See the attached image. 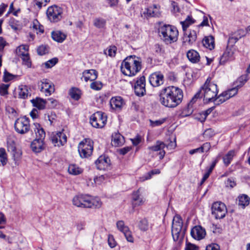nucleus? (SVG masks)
I'll return each mask as SVG.
<instances>
[{"mask_svg": "<svg viewBox=\"0 0 250 250\" xmlns=\"http://www.w3.org/2000/svg\"><path fill=\"white\" fill-rule=\"evenodd\" d=\"M159 102L165 107L175 108L180 104L183 98L181 89L174 86L163 88L159 92Z\"/></svg>", "mask_w": 250, "mask_h": 250, "instance_id": "f257e3e1", "label": "nucleus"}, {"mask_svg": "<svg viewBox=\"0 0 250 250\" xmlns=\"http://www.w3.org/2000/svg\"><path fill=\"white\" fill-rule=\"evenodd\" d=\"M142 69L141 59L135 56L127 57L122 62L121 70L125 75L135 76Z\"/></svg>", "mask_w": 250, "mask_h": 250, "instance_id": "f03ea898", "label": "nucleus"}, {"mask_svg": "<svg viewBox=\"0 0 250 250\" xmlns=\"http://www.w3.org/2000/svg\"><path fill=\"white\" fill-rule=\"evenodd\" d=\"M199 92L201 97H204V101L206 103L214 102L218 93L217 85L211 82L210 77H208Z\"/></svg>", "mask_w": 250, "mask_h": 250, "instance_id": "7ed1b4c3", "label": "nucleus"}, {"mask_svg": "<svg viewBox=\"0 0 250 250\" xmlns=\"http://www.w3.org/2000/svg\"><path fill=\"white\" fill-rule=\"evenodd\" d=\"M160 37L166 44L176 42L178 40V31L176 27L170 24H164L159 28Z\"/></svg>", "mask_w": 250, "mask_h": 250, "instance_id": "20e7f679", "label": "nucleus"}, {"mask_svg": "<svg viewBox=\"0 0 250 250\" xmlns=\"http://www.w3.org/2000/svg\"><path fill=\"white\" fill-rule=\"evenodd\" d=\"M183 221L181 217L176 215L172 221L171 233L174 241L181 242L184 237V231L182 230Z\"/></svg>", "mask_w": 250, "mask_h": 250, "instance_id": "39448f33", "label": "nucleus"}, {"mask_svg": "<svg viewBox=\"0 0 250 250\" xmlns=\"http://www.w3.org/2000/svg\"><path fill=\"white\" fill-rule=\"evenodd\" d=\"M78 148L81 158H88L92 154L93 142L89 138L84 139L79 144Z\"/></svg>", "mask_w": 250, "mask_h": 250, "instance_id": "423d86ee", "label": "nucleus"}, {"mask_svg": "<svg viewBox=\"0 0 250 250\" xmlns=\"http://www.w3.org/2000/svg\"><path fill=\"white\" fill-rule=\"evenodd\" d=\"M29 122V118L26 117L17 119L14 124L16 131L21 134H24L29 132L30 129Z\"/></svg>", "mask_w": 250, "mask_h": 250, "instance_id": "0eeeda50", "label": "nucleus"}, {"mask_svg": "<svg viewBox=\"0 0 250 250\" xmlns=\"http://www.w3.org/2000/svg\"><path fill=\"white\" fill-rule=\"evenodd\" d=\"M107 117L102 111H98L92 114L90 118L91 125L95 128H102L106 124Z\"/></svg>", "mask_w": 250, "mask_h": 250, "instance_id": "6e6552de", "label": "nucleus"}, {"mask_svg": "<svg viewBox=\"0 0 250 250\" xmlns=\"http://www.w3.org/2000/svg\"><path fill=\"white\" fill-rule=\"evenodd\" d=\"M62 9L57 5L49 7L46 11L48 19L51 22H57L62 18Z\"/></svg>", "mask_w": 250, "mask_h": 250, "instance_id": "1a4fd4ad", "label": "nucleus"}, {"mask_svg": "<svg viewBox=\"0 0 250 250\" xmlns=\"http://www.w3.org/2000/svg\"><path fill=\"white\" fill-rule=\"evenodd\" d=\"M211 213L216 219L224 218L227 213L225 204L221 202H214L211 207Z\"/></svg>", "mask_w": 250, "mask_h": 250, "instance_id": "9d476101", "label": "nucleus"}, {"mask_svg": "<svg viewBox=\"0 0 250 250\" xmlns=\"http://www.w3.org/2000/svg\"><path fill=\"white\" fill-rule=\"evenodd\" d=\"M50 140L54 146L60 147L66 143L67 137L63 131L52 132Z\"/></svg>", "mask_w": 250, "mask_h": 250, "instance_id": "9b49d317", "label": "nucleus"}, {"mask_svg": "<svg viewBox=\"0 0 250 250\" xmlns=\"http://www.w3.org/2000/svg\"><path fill=\"white\" fill-rule=\"evenodd\" d=\"M40 91L45 96H50L55 91L53 83L48 79H43L39 83Z\"/></svg>", "mask_w": 250, "mask_h": 250, "instance_id": "f8f14e48", "label": "nucleus"}, {"mask_svg": "<svg viewBox=\"0 0 250 250\" xmlns=\"http://www.w3.org/2000/svg\"><path fill=\"white\" fill-rule=\"evenodd\" d=\"M134 91L136 95L138 96H143L146 94V79L145 76H142L137 79L134 85Z\"/></svg>", "mask_w": 250, "mask_h": 250, "instance_id": "ddd939ff", "label": "nucleus"}, {"mask_svg": "<svg viewBox=\"0 0 250 250\" xmlns=\"http://www.w3.org/2000/svg\"><path fill=\"white\" fill-rule=\"evenodd\" d=\"M160 6L154 4L146 8L143 12V15L146 18L159 17L161 16Z\"/></svg>", "mask_w": 250, "mask_h": 250, "instance_id": "4468645a", "label": "nucleus"}, {"mask_svg": "<svg viewBox=\"0 0 250 250\" xmlns=\"http://www.w3.org/2000/svg\"><path fill=\"white\" fill-rule=\"evenodd\" d=\"M149 82L153 87L159 86L164 83V75L160 72H154L149 76Z\"/></svg>", "mask_w": 250, "mask_h": 250, "instance_id": "2eb2a0df", "label": "nucleus"}, {"mask_svg": "<svg viewBox=\"0 0 250 250\" xmlns=\"http://www.w3.org/2000/svg\"><path fill=\"white\" fill-rule=\"evenodd\" d=\"M88 198V195H77L73 197L72 203L74 206L77 207L87 208Z\"/></svg>", "mask_w": 250, "mask_h": 250, "instance_id": "dca6fc26", "label": "nucleus"}, {"mask_svg": "<svg viewBox=\"0 0 250 250\" xmlns=\"http://www.w3.org/2000/svg\"><path fill=\"white\" fill-rule=\"evenodd\" d=\"M166 147V144L160 141H157L155 145L152 146H149L148 149L151 151H159V159L162 160L164 157L166 152L164 150Z\"/></svg>", "mask_w": 250, "mask_h": 250, "instance_id": "f3484780", "label": "nucleus"}, {"mask_svg": "<svg viewBox=\"0 0 250 250\" xmlns=\"http://www.w3.org/2000/svg\"><path fill=\"white\" fill-rule=\"evenodd\" d=\"M110 160L109 157L105 155L100 156L95 161V165L97 169L99 170H105L110 165Z\"/></svg>", "mask_w": 250, "mask_h": 250, "instance_id": "a211bd4d", "label": "nucleus"}, {"mask_svg": "<svg viewBox=\"0 0 250 250\" xmlns=\"http://www.w3.org/2000/svg\"><path fill=\"white\" fill-rule=\"evenodd\" d=\"M190 234L193 238L200 240L205 237L206 232L205 229L201 226H196L191 230Z\"/></svg>", "mask_w": 250, "mask_h": 250, "instance_id": "6ab92c4d", "label": "nucleus"}, {"mask_svg": "<svg viewBox=\"0 0 250 250\" xmlns=\"http://www.w3.org/2000/svg\"><path fill=\"white\" fill-rule=\"evenodd\" d=\"M145 202V199L141 195L139 189L132 193V204L133 208L142 205Z\"/></svg>", "mask_w": 250, "mask_h": 250, "instance_id": "aec40b11", "label": "nucleus"}, {"mask_svg": "<svg viewBox=\"0 0 250 250\" xmlns=\"http://www.w3.org/2000/svg\"><path fill=\"white\" fill-rule=\"evenodd\" d=\"M98 73L94 69L86 70L83 72L82 79H83L85 82L93 81L97 78Z\"/></svg>", "mask_w": 250, "mask_h": 250, "instance_id": "412c9836", "label": "nucleus"}, {"mask_svg": "<svg viewBox=\"0 0 250 250\" xmlns=\"http://www.w3.org/2000/svg\"><path fill=\"white\" fill-rule=\"evenodd\" d=\"M31 148L36 153L41 152L45 148L43 141L41 139H35L31 144Z\"/></svg>", "mask_w": 250, "mask_h": 250, "instance_id": "4be33fe9", "label": "nucleus"}, {"mask_svg": "<svg viewBox=\"0 0 250 250\" xmlns=\"http://www.w3.org/2000/svg\"><path fill=\"white\" fill-rule=\"evenodd\" d=\"M111 107L116 110H121L124 104V100L121 97H112L110 101Z\"/></svg>", "mask_w": 250, "mask_h": 250, "instance_id": "5701e85b", "label": "nucleus"}, {"mask_svg": "<svg viewBox=\"0 0 250 250\" xmlns=\"http://www.w3.org/2000/svg\"><path fill=\"white\" fill-rule=\"evenodd\" d=\"M88 206L87 208H99L102 205L101 199L97 197H93L89 195Z\"/></svg>", "mask_w": 250, "mask_h": 250, "instance_id": "b1692460", "label": "nucleus"}, {"mask_svg": "<svg viewBox=\"0 0 250 250\" xmlns=\"http://www.w3.org/2000/svg\"><path fill=\"white\" fill-rule=\"evenodd\" d=\"M187 56L189 61L192 63H197L200 61L199 54L195 50L191 49L188 51Z\"/></svg>", "mask_w": 250, "mask_h": 250, "instance_id": "393cba45", "label": "nucleus"}, {"mask_svg": "<svg viewBox=\"0 0 250 250\" xmlns=\"http://www.w3.org/2000/svg\"><path fill=\"white\" fill-rule=\"evenodd\" d=\"M83 169L78 165L75 164H71L68 166V172L72 175H78L83 172Z\"/></svg>", "mask_w": 250, "mask_h": 250, "instance_id": "a878e982", "label": "nucleus"}, {"mask_svg": "<svg viewBox=\"0 0 250 250\" xmlns=\"http://www.w3.org/2000/svg\"><path fill=\"white\" fill-rule=\"evenodd\" d=\"M52 39L58 42H62L66 39V35L60 31H54L51 32Z\"/></svg>", "mask_w": 250, "mask_h": 250, "instance_id": "bb28decb", "label": "nucleus"}, {"mask_svg": "<svg viewBox=\"0 0 250 250\" xmlns=\"http://www.w3.org/2000/svg\"><path fill=\"white\" fill-rule=\"evenodd\" d=\"M196 39V32L194 30H190L188 35H185L183 38V42L191 44L195 42Z\"/></svg>", "mask_w": 250, "mask_h": 250, "instance_id": "cd10ccee", "label": "nucleus"}, {"mask_svg": "<svg viewBox=\"0 0 250 250\" xmlns=\"http://www.w3.org/2000/svg\"><path fill=\"white\" fill-rule=\"evenodd\" d=\"M124 143V137L119 133H114L112 135V145L118 146L122 145Z\"/></svg>", "mask_w": 250, "mask_h": 250, "instance_id": "c85d7f7f", "label": "nucleus"}, {"mask_svg": "<svg viewBox=\"0 0 250 250\" xmlns=\"http://www.w3.org/2000/svg\"><path fill=\"white\" fill-rule=\"evenodd\" d=\"M16 138L13 134L8 135L7 137V149L8 152L13 151L16 148Z\"/></svg>", "mask_w": 250, "mask_h": 250, "instance_id": "c756f323", "label": "nucleus"}, {"mask_svg": "<svg viewBox=\"0 0 250 250\" xmlns=\"http://www.w3.org/2000/svg\"><path fill=\"white\" fill-rule=\"evenodd\" d=\"M202 42L203 45L209 50H212L214 48V39L212 36L206 37L203 39Z\"/></svg>", "mask_w": 250, "mask_h": 250, "instance_id": "7c9ffc66", "label": "nucleus"}, {"mask_svg": "<svg viewBox=\"0 0 250 250\" xmlns=\"http://www.w3.org/2000/svg\"><path fill=\"white\" fill-rule=\"evenodd\" d=\"M232 55L233 52H232L231 49L230 48H229V47H228L226 51L224 52V53L220 58V63L221 64H224L227 61H229L232 58Z\"/></svg>", "mask_w": 250, "mask_h": 250, "instance_id": "2f4dec72", "label": "nucleus"}, {"mask_svg": "<svg viewBox=\"0 0 250 250\" xmlns=\"http://www.w3.org/2000/svg\"><path fill=\"white\" fill-rule=\"evenodd\" d=\"M235 155V150H231L223 157V162L226 167H228L230 164Z\"/></svg>", "mask_w": 250, "mask_h": 250, "instance_id": "473e14b6", "label": "nucleus"}, {"mask_svg": "<svg viewBox=\"0 0 250 250\" xmlns=\"http://www.w3.org/2000/svg\"><path fill=\"white\" fill-rule=\"evenodd\" d=\"M250 204V198L246 194H243L238 197V205L242 208H244Z\"/></svg>", "mask_w": 250, "mask_h": 250, "instance_id": "72a5a7b5", "label": "nucleus"}, {"mask_svg": "<svg viewBox=\"0 0 250 250\" xmlns=\"http://www.w3.org/2000/svg\"><path fill=\"white\" fill-rule=\"evenodd\" d=\"M33 105L39 109H43L45 108L46 102L43 99L40 98H36L31 100Z\"/></svg>", "mask_w": 250, "mask_h": 250, "instance_id": "f704fd0d", "label": "nucleus"}, {"mask_svg": "<svg viewBox=\"0 0 250 250\" xmlns=\"http://www.w3.org/2000/svg\"><path fill=\"white\" fill-rule=\"evenodd\" d=\"M31 27L36 31L37 34H41L44 32V28L43 25H41L39 21L35 19L33 20Z\"/></svg>", "mask_w": 250, "mask_h": 250, "instance_id": "c9c22d12", "label": "nucleus"}, {"mask_svg": "<svg viewBox=\"0 0 250 250\" xmlns=\"http://www.w3.org/2000/svg\"><path fill=\"white\" fill-rule=\"evenodd\" d=\"M35 125L36 126L35 131L37 138L36 139H41V140L43 141L45 136V133L43 129L41 127L40 125L38 124H35Z\"/></svg>", "mask_w": 250, "mask_h": 250, "instance_id": "e433bc0d", "label": "nucleus"}, {"mask_svg": "<svg viewBox=\"0 0 250 250\" xmlns=\"http://www.w3.org/2000/svg\"><path fill=\"white\" fill-rule=\"evenodd\" d=\"M69 94L71 98L76 101L80 99L82 94L81 90L76 87L71 88L69 90Z\"/></svg>", "mask_w": 250, "mask_h": 250, "instance_id": "4c0bfd02", "label": "nucleus"}, {"mask_svg": "<svg viewBox=\"0 0 250 250\" xmlns=\"http://www.w3.org/2000/svg\"><path fill=\"white\" fill-rule=\"evenodd\" d=\"M138 227L142 231H147L149 229V223L147 220L146 218L140 219L138 223Z\"/></svg>", "mask_w": 250, "mask_h": 250, "instance_id": "58836bf2", "label": "nucleus"}, {"mask_svg": "<svg viewBox=\"0 0 250 250\" xmlns=\"http://www.w3.org/2000/svg\"><path fill=\"white\" fill-rule=\"evenodd\" d=\"M247 80L248 76L247 75H242L238 78L233 83V86L239 89L244 85Z\"/></svg>", "mask_w": 250, "mask_h": 250, "instance_id": "ea45409f", "label": "nucleus"}, {"mask_svg": "<svg viewBox=\"0 0 250 250\" xmlns=\"http://www.w3.org/2000/svg\"><path fill=\"white\" fill-rule=\"evenodd\" d=\"M106 22V20L102 18H96L93 20V25L99 29L104 28Z\"/></svg>", "mask_w": 250, "mask_h": 250, "instance_id": "a19ab883", "label": "nucleus"}, {"mask_svg": "<svg viewBox=\"0 0 250 250\" xmlns=\"http://www.w3.org/2000/svg\"><path fill=\"white\" fill-rule=\"evenodd\" d=\"M19 97L21 99H26L27 98L29 94L28 87L26 85H21L19 88Z\"/></svg>", "mask_w": 250, "mask_h": 250, "instance_id": "79ce46f5", "label": "nucleus"}, {"mask_svg": "<svg viewBox=\"0 0 250 250\" xmlns=\"http://www.w3.org/2000/svg\"><path fill=\"white\" fill-rule=\"evenodd\" d=\"M7 162V155L4 148H0V163L1 165L5 166Z\"/></svg>", "mask_w": 250, "mask_h": 250, "instance_id": "37998d69", "label": "nucleus"}, {"mask_svg": "<svg viewBox=\"0 0 250 250\" xmlns=\"http://www.w3.org/2000/svg\"><path fill=\"white\" fill-rule=\"evenodd\" d=\"M9 152L12 154L13 159L16 163L21 159L22 155V152L21 150L17 149V148H16L13 151H10Z\"/></svg>", "mask_w": 250, "mask_h": 250, "instance_id": "c03bdc74", "label": "nucleus"}, {"mask_svg": "<svg viewBox=\"0 0 250 250\" xmlns=\"http://www.w3.org/2000/svg\"><path fill=\"white\" fill-rule=\"evenodd\" d=\"M238 89L237 87L233 86V87H232V88L229 89L227 91H224L227 97L226 99H229V98L236 95L238 92Z\"/></svg>", "mask_w": 250, "mask_h": 250, "instance_id": "a18cd8bd", "label": "nucleus"}, {"mask_svg": "<svg viewBox=\"0 0 250 250\" xmlns=\"http://www.w3.org/2000/svg\"><path fill=\"white\" fill-rule=\"evenodd\" d=\"M58 62V59L57 58H54L42 63V66H44L46 68H51L54 66Z\"/></svg>", "mask_w": 250, "mask_h": 250, "instance_id": "49530a36", "label": "nucleus"}, {"mask_svg": "<svg viewBox=\"0 0 250 250\" xmlns=\"http://www.w3.org/2000/svg\"><path fill=\"white\" fill-rule=\"evenodd\" d=\"M194 22V20L191 17L188 16L185 21L181 22L183 30H186L189 25Z\"/></svg>", "mask_w": 250, "mask_h": 250, "instance_id": "de8ad7c7", "label": "nucleus"}, {"mask_svg": "<svg viewBox=\"0 0 250 250\" xmlns=\"http://www.w3.org/2000/svg\"><path fill=\"white\" fill-rule=\"evenodd\" d=\"M28 53V47L25 45H20L16 49V53L20 57Z\"/></svg>", "mask_w": 250, "mask_h": 250, "instance_id": "09e8293b", "label": "nucleus"}, {"mask_svg": "<svg viewBox=\"0 0 250 250\" xmlns=\"http://www.w3.org/2000/svg\"><path fill=\"white\" fill-rule=\"evenodd\" d=\"M226 95L223 92L219 95L217 97H215V101H214V102H215V104L219 105L228 100V99H226Z\"/></svg>", "mask_w": 250, "mask_h": 250, "instance_id": "8fccbe9b", "label": "nucleus"}, {"mask_svg": "<svg viewBox=\"0 0 250 250\" xmlns=\"http://www.w3.org/2000/svg\"><path fill=\"white\" fill-rule=\"evenodd\" d=\"M240 38L241 37H238L234 34H231L228 39V45L230 46H233Z\"/></svg>", "mask_w": 250, "mask_h": 250, "instance_id": "3c124183", "label": "nucleus"}, {"mask_svg": "<svg viewBox=\"0 0 250 250\" xmlns=\"http://www.w3.org/2000/svg\"><path fill=\"white\" fill-rule=\"evenodd\" d=\"M160 170L159 169H154L147 173L143 177V181L148 180L152 177V176L155 174H160Z\"/></svg>", "mask_w": 250, "mask_h": 250, "instance_id": "603ef678", "label": "nucleus"}, {"mask_svg": "<svg viewBox=\"0 0 250 250\" xmlns=\"http://www.w3.org/2000/svg\"><path fill=\"white\" fill-rule=\"evenodd\" d=\"M22 60V63L27 66L28 67H30L31 66V62L30 60V58L28 53L26 54L22 55V56L21 57Z\"/></svg>", "mask_w": 250, "mask_h": 250, "instance_id": "864d4df0", "label": "nucleus"}, {"mask_svg": "<svg viewBox=\"0 0 250 250\" xmlns=\"http://www.w3.org/2000/svg\"><path fill=\"white\" fill-rule=\"evenodd\" d=\"M116 226L118 229L123 233L126 230H128V227L125 225L124 222L123 221H118L116 223Z\"/></svg>", "mask_w": 250, "mask_h": 250, "instance_id": "5fc2aeb1", "label": "nucleus"}, {"mask_svg": "<svg viewBox=\"0 0 250 250\" xmlns=\"http://www.w3.org/2000/svg\"><path fill=\"white\" fill-rule=\"evenodd\" d=\"M117 48L115 46H110L106 51H104L105 54H108L110 57H114L116 55Z\"/></svg>", "mask_w": 250, "mask_h": 250, "instance_id": "6e6d98bb", "label": "nucleus"}, {"mask_svg": "<svg viewBox=\"0 0 250 250\" xmlns=\"http://www.w3.org/2000/svg\"><path fill=\"white\" fill-rule=\"evenodd\" d=\"M48 52V49L46 45H42L37 49V52L39 55H43Z\"/></svg>", "mask_w": 250, "mask_h": 250, "instance_id": "4d7b16f0", "label": "nucleus"}, {"mask_svg": "<svg viewBox=\"0 0 250 250\" xmlns=\"http://www.w3.org/2000/svg\"><path fill=\"white\" fill-rule=\"evenodd\" d=\"M9 86V84H6L4 83L0 84V94L1 96H4L7 94L8 88Z\"/></svg>", "mask_w": 250, "mask_h": 250, "instance_id": "13d9d810", "label": "nucleus"}, {"mask_svg": "<svg viewBox=\"0 0 250 250\" xmlns=\"http://www.w3.org/2000/svg\"><path fill=\"white\" fill-rule=\"evenodd\" d=\"M50 0H34V5H37L39 9L42 6H45Z\"/></svg>", "mask_w": 250, "mask_h": 250, "instance_id": "bf43d9fd", "label": "nucleus"}, {"mask_svg": "<svg viewBox=\"0 0 250 250\" xmlns=\"http://www.w3.org/2000/svg\"><path fill=\"white\" fill-rule=\"evenodd\" d=\"M166 121V118H162V119H159L158 120H156L154 121L150 120V125L153 127L159 126V125H161L162 124H163L164 123H165Z\"/></svg>", "mask_w": 250, "mask_h": 250, "instance_id": "052dcab7", "label": "nucleus"}, {"mask_svg": "<svg viewBox=\"0 0 250 250\" xmlns=\"http://www.w3.org/2000/svg\"><path fill=\"white\" fill-rule=\"evenodd\" d=\"M15 77V76L14 75L6 71H5L4 72L3 75V81L5 82H8L12 80H13Z\"/></svg>", "mask_w": 250, "mask_h": 250, "instance_id": "680f3d73", "label": "nucleus"}, {"mask_svg": "<svg viewBox=\"0 0 250 250\" xmlns=\"http://www.w3.org/2000/svg\"><path fill=\"white\" fill-rule=\"evenodd\" d=\"M108 244L111 248H113L117 245L116 242L115 241L114 237L112 235L109 234L108 237Z\"/></svg>", "mask_w": 250, "mask_h": 250, "instance_id": "e2e57ef3", "label": "nucleus"}, {"mask_svg": "<svg viewBox=\"0 0 250 250\" xmlns=\"http://www.w3.org/2000/svg\"><path fill=\"white\" fill-rule=\"evenodd\" d=\"M126 240L129 242H133L134 238L132 235L131 232L129 230V229L128 230H126L123 232Z\"/></svg>", "mask_w": 250, "mask_h": 250, "instance_id": "0e129e2a", "label": "nucleus"}, {"mask_svg": "<svg viewBox=\"0 0 250 250\" xmlns=\"http://www.w3.org/2000/svg\"><path fill=\"white\" fill-rule=\"evenodd\" d=\"M102 87V83L98 82H93L90 84V88L93 90H99Z\"/></svg>", "mask_w": 250, "mask_h": 250, "instance_id": "69168bd1", "label": "nucleus"}, {"mask_svg": "<svg viewBox=\"0 0 250 250\" xmlns=\"http://www.w3.org/2000/svg\"><path fill=\"white\" fill-rule=\"evenodd\" d=\"M226 186L232 188L236 186V182L232 178H228L226 182Z\"/></svg>", "mask_w": 250, "mask_h": 250, "instance_id": "338daca9", "label": "nucleus"}, {"mask_svg": "<svg viewBox=\"0 0 250 250\" xmlns=\"http://www.w3.org/2000/svg\"><path fill=\"white\" fill-rule=\"evenodd\" d=\"M206 250H220V246L217 244L213 243L208 245Z\"/></svg>", "mask_w": 250, "mask_h": 250, "instance_id": "774afa93", "label": "nucleus"}]
</instances>
